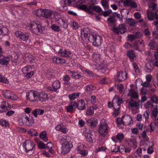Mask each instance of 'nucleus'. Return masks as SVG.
Returning a JSON list of instances; mask_svg holds the SVG:
<instances>
[{
  "mask_svg": "<svg viewBox=\"0 0 158 158\" xmlns=\"http://www.w3.org/2000/svg\"><path fill=\"white\" fill-rule=\"evenodd\" d=\"M86 123L88 126L94 127L98 124V120L97 118L92 117L87 120Z\"/></svg>",
  "mask_w": 158,
  "mask_h": 158,
  "instance_id": "nucleus-14",
  "label": "nucleus"
},
{
  "mask_svg": "<svg viewBox=\"0 0 158 158\" xmlns=\"http://www.w3.org/2000/svg\"><path fill=\"white\" fill-rule=\"evenodd\" d=\"M40 137L45 142H47L48 140V139L47 137V134L46 132L43 131L41 132L40 134Z\"/></svg>",
  "mask_w": 158,
  "mask_h": 158,
  "instance_id": "nucleus-33",
  "label": "nucleus"
},
{
  "mask_svg": "<svg viewBox=\"0 0 158 158\" xmlns=\"http://www.w3.org/2000/svg\"><path fill=\"white\" fill-rule=\"evenodd\" d=\"M150 100L152 102L157 104L158 103V97L156 95H153L151 97Z\"/></svg>",
  "mask_w": 158,
  "mask_h": 158,
  "instance_id": "nucleus-44",
  "label": "nucleus"
},
{
  "mask_svg": "<svg viewBox=\"0 0 158 158\" xmlns=\"http://www.w3.org/2000/svg\"><path fill=\"white\" fill-rule=\"evenodd\" d=\"M111 10L110 9L107 10L103 12L102 15L104 17H106L108 16L110 13H111Z\"/></svg>",
  "mask_w": 158,
  "mask_h": 158,
  "instance_id": "nucleus-55",
  "label": "nucleus"
},
{
  "mask_svg": "<svg viewBox=\"0 0 158 158\" xmlns=\"http://www.w3.org/2000/svg\"><path fill=\"white\" fill-rule=\"evenodd\" d=\"M107 21L109 25H114L116 22V20L114 16H111L107 19Z\"/></svg>",
  "mask_w": 158,
  "mask_h": 158,
  "instance_id": "nucleus-27",
  "label": "nucleus"
},
{
  "mask_svg": "<svg viewBox=\"0 0 158 158\" xmlns=\"http://www.w3.org/2000/svg\"><path fill=\"white\" fill-rule=\"evenodd\" d=\"M129 95L132 98H138V94L135 91H134L133 90H129Z\"/></svg>",
  "mask_w": 158,
  "mask_h": 158,
  "instance_id": "nucleus-32",
  "label": "nucleus"
},
{
  "mask_svg": "<svg viewBox=\"0 0 158 158\" xmlns=\"http://www.w3.org/2000/svg\"><path fill=\"white\" fill-rule=\"evenodd\" d=\"M56 130H60L63 133H66L67 131L64 128H61L60 126H57L56 127Z\"/></svg>",
  "mask_w": 158,
  "mask_h": 158,
  "instance_id": "nucleus-59",
  "label": "nucleus"
},
{
  "mask_svg": "<svg viewBox=\"0 0 158 158\" xmlns=\"http://www.w3.org/2000/svg\"><path fill=\"white\" fill-rule=\"evenodd\" d=\"M124 138V135L122 133L118 134L116 135V138L118 140H121Z\"/></svg>",
  "mask_w": 158,
  "mask_h": 158,
  "instance_id": "nucleus-56",
  "label": "nucleus"
},
{
  "mask_svg": "<svg viewBox=\"0 0 158 158\" xmlns=\"http://www.w3.org/2000/svg\"><path fill=\"white\" fill-rule=\"evenodd\" d=\"M127 22L130 27H135L136 26V23H137V21L136 22L132 18H129L127 19Z\"/></svg>",
  "mask_w": 158,
  "mask_h": 158,
  "instance_id": "nucleus-29",
  "label": "nucleus"
},
{
  "mask_svg": "<svg viewBox=\"0 0 158 158\" xmlns=\"http://www.w3.org/2000/svg\"><path fill=\"white\" fill-rule=\"evenodd\" d=\"M156 125L155 123L154 122L151 123L149 125V127L150 129V132H151L152 131H154V128L155 127Z\"/></svg>",
  "mask_w": 158,
  "mask_h": 158,
  "instance_id": "nucleus-50",
  "label": "nucleus"
},
{
  "mask_svg": "<svg viewBox=\"0 0 158 158\" xmlns=\"http://www.w3.org/2000/svg\"><path fill=\"white\" fill-rule=\"evenodd\" d=\"M38 147L40 149H46V145L42 142L38 143Z\"/></svg>",
  "mask_w": 158,
  "mask_h": 158,
  "instance_id": "nucleus-51",
  "label": "nucleus"
},
{
  "mask_svg": "<svg viewBox=\"0 0 158 158\" xmlns=\"http://www.w3.org/2000/svg\"><path fill=\"white\" fill-rule=\"evenodd\" d=\"M0 82H2L5 84H8L9 83L8 80L1 75H0Z\"/></svg>",
  "mask_w": 158,
  "mask_h": 158,
  "instance_id": "nucleus-42",
  "label": "nucleus"
},
{
  "mask_svg": "<svg viewBox=\"0 0 158 158\" xmlns=\"http://www.w3.org/2000/svg\"><path fill=\"white\" fill-rule=\"evenodd\" d=\"M46 76L49 80L53 79L54 78V73L52 71L48 72L46 74Z\"/></svg>",
  "mask_w": 158,
  "mask_h": 158,
  "instance_id": "nucleus-38",
  "label": "nucleus"
},
{
  "mask_svg": "<svg viewBox=\"0 0 158 158\" xmlns=\"http://www.w3.org/2000/svg\"><path fill=\"white\" fill-rule=\"evenodd\" d=\"M127 73L125 71L118 72L115 75V77L118 82L125 81L127 78Z\"/></svg>",
  "mask_w": 158,
  "mask_h": 158,
  "instance_id": "nucleus-9",
  "label": "nucleus"
},
{
  "mask_svg": "<svg viewBox=\"0 0 158 158\" xmlns=\"http://www.w3.org/2000/svg\"><path fill=\"white\" fill-rule=\"evenodd\" d=\"M93 58L95 60H99L100 59V56L98 54H94Z\"/></svg>",
  "mask_w": 158,
  "mask_h": 158,
  "instance_id": "nucleus-57",
  "label": "nucleus"
},
{
  "mask_svg": "<svg viewBox=\"0 0 158 158\" xmlns=\"http://www.w3.org/2000/svg\"><path fill=\"white\" fill-rule=\"evenodd\" d=\"M2 94L4 97L6 98L9 99L10 96L11 95V92L10 90H6L2 92Z\"/></svg>",
  "mask_w": 158,
  "mask_h": 158,
  "instance_id": "nucleus-36",
  "label": "nucleus"
},
{
  "mask_svg": "<svg viewBox=\"0 0 158 158\" xmlns=\"http://www.w3.org/2000/svg\"><path fill=\"white\" fill-rule=\"evenodd\" d=\"M52 59L53 62L55 63L63 64L65 62L64 59L58 57H53Z\"/></svg>",
  "mask_w": 158,
  "mask_h": 158,
  "instance_id": "nucleus-25",
  "label": "nucleus"
},
{
  "mask_svg": "<svg viewBox=\"0 0 158 158\" xmlns=\"http://www.w3.org/2000/svg\"><path fill=\"white\" fill-rule=\"evenodd\" d=\"M69 74H71V76L72 77L77 79H80L82 78V76L81 75L75 72V71H70Z\"/></svg>",
  "mask_w": 158,
  "mask_h": 158,
  "instance_id": "nucleus-30",
  "label": "nucleus"
},
{
  "mask_svg": "<svg viewBox=\"0 0 158 158\" xmlns=\"http://www.w3.org/2000/svg\"><path fill=\"white\" fill-rule=\"evenodd\" d=\"M19 55L17 54L16 55L13 57L11 58V61L15 65H17L19 63Z\"/></svg>",
  "mask_w": 158,
  "mask_h": 158,
  "instance_id": "nucleus-31",
  "label": "nucleus"
},
{
  "mask_svg": "<svg viewBox=\"0 0 158 158\" xmlns=\"http://www.w3.org/2000/svg\"><path fill=\"white\" fill-rule=\"evenodd\" d=\"M85 90L88 92L94 90V87L92 85H88L86 86Z\"/></svg>",
  "mask_w": 158,
  "mask_h": 158,
  "instance_id": "nucleus-52",
  "label": "nucleus"
},
{
  "mask_svg": "<svg viewBox=\"0 0 158 158\" xmlns=\"http://www.w3.org/2000/svg\"><path fill=\"white\" fill-rule=\"evenodd\" d=\"M80 95V93L78 92L74 93L69 95V98L71 100H73L76 99L77 97Z\"/></svg>",
  "mask_w": 158,
  "mask_h": 158,
  "instance_id": "nucleus-35",
  "label": "nucleus"
},
{
  "mask_svg": "<svg viewBox=\"0 0 158 158\" xmlns=\"http://www.w3.org/2000/svg\"><path fill=\"white\" fill-rule=\"evenodd\" d=\"M58 23L60 26L64 28H67L68 24L67 21L63 19L60 18L58 20Z\"/></svg>",
  "mask_w": 158,
  "mask_h": 158,
  "instance_id": "nucleus-20",
  "label": "nucleus"
},
{
  "mask_svg": "<svg viewBox=\"0 0 158 158\" xmlns=\"http://www.w3.org/2000/svg\"><path fill=\"white\" fill-rule=\"evenodd\" d=\"M51 28L55 31L59 32L60 31L59 27L55 24H53L51 26Z\"/></svg>",
  "mask_w": 158,
  "mask_h": 158,
  "instance_id": "nucleus-48",
  "label": "nucleus"
},
{
  "mask_svg": "<svg viewBox=\"0 0 158 158\" xmlns=\"http://www.w3.org/2000/svg\"><path fill=\"white\" fill-rule=\"evenodd\" d=\"M10 58L7 57L2 56L0 60V64L2 65H7L10 61Z\"/></svg>",
  "mask_w": 158,
  "mask_h": 158,
  "instance_id": "nucleus-23",
  "label": "nucleus"
},
{
  "mask_svg": "<svg viewBox=\"0 0 158 158\" xmlns=\"http://www.w3.org/2000/svg\"><path fill=\"white\" fill-rule=\"evenodd\" d=\"M124 6H130L131 8H136L137 5L135 2L133 0H126L124 2Z\"/></svg>",
  "mask_w": 158,
  "mask_h": 158,
  "instance_id": "nucleus-17",
  "label": "nucleus"
},
{
  "mask_svg": "<svg viewBox=\"0 0 158 158\" xmlns=\"http://www.w3.org/2000/svg\"><path fill=\"white\" fill-rule=\"evenodd\" d=\"M122 118L124 119L123 122V125H128L132 124L133 123L131 117L128 114L123 116Z\"/></svg>",
  "mask_w": 158,
  "mask_h": 158,
  "instance_id": "nucleus-12",
  "label": "nucleus"
},
{
  "mask_svg": "<svg viewBox=\"0 0 158 158\" xmlns=\"http://www.w3.org/2000/svg\"><path fill=\"white\" fill-rule=\"evenodd\" d=\"M38 92L36 91H31L26 93V98L27 100H30L31 102H36L37 99Z\"/></svg>",
  "mask_w": 158,
  "mask_h": 158,
  "instance_id": "nucleus-7",
  "label": "nucleus"
},
{
  "mask_svg": "<svg viewBox=\"0 0 158 158\" xmlns=\"http://www.w3.org/2000/svg\"><path fill=\"white\" fill-rule=\"evenodd\" d=\"M25 117V115L23 116L19 120V123L21 125H27V123H26V121H25V120H26Z\"/></svg>",
  "mask_w": 158,
  "mask_h": 158,
  "instance_id": "nucleus-43",
  "label": "nucleus"
},
{
  "mask_svg": "<svg viewBox=\"0 0 158 158\" xmlns=\"http://www.w3.org/2000/svg\"><path fill=\"white\" fill-rule=\"evenodd\" d=\"M156 7V5L154 3H152L150 7L152 9V11H147V16L149 20L152 21L154 19H158V10H155Z\"/></svg>",
  "mask_w": 158,
  "mask_h": 158,
  "instance_id": "nucleus-3",
  "label": "nucleus"
},
{
  "mask_svg": "<svg viewBox=\"0 0 158 158\" xmlns=\"http://www.w3.org/2000/svg\"><path fill=\"white\" fill-rule=\"evenodd\" d=\"M154 66L153 63L152 62H148L146 64L145 68L146 72L148 73H151L153 69Z\"/></svg>",
  "mask_w": 158,
  "mask_h": 158,
  "instance_id": "nucleus-21",
  "label": "nucleus"
},
{
  "mask_svg": "<svg viewBox=\"0 0 158 158\" xmlns=\"http://www.w3.org/2000/svg\"><path fill=\"white\" fill-rule=\"evenodd\" d=\"M150 111L149 110H146L144 113L143 117L145 118L146 119H148L149 118Z\"/></svg>",
  "mask_w": 158,
  "mask_h": 158,
  "instance_id": "nucleus-53",
  "label": "nucleus"
},
{
  "mask_svg": "<svg viewBox=\"0 0 158 158\" xmlns=\"http://www.w3.org/2000/svg\"><path fill=\"white\" fill-rule=\"evenodd\" d=\"M76 107L78 110H83L85 108V102L82 99L79 100L78 104L76 102Z\"/></svg>",
  "mask_w": 158,
  "mask_h": 158,
  "instance_id": "nucleus-19",
  "label": "nucleus"
},
{
  "mask_svg": "<svg viewBox=\"0 0 158 158\" xmlns=\"http://www.w3.org/2000/svg\"><path fill=\"white\" fill-rule=\"evenodd\" d=\"M78 8L84 10L85 12L89 14H91L93 10H95L97 12H99L102 10L101 7L98 6H93L89 5L87 7L85 5H80L78 7Z\"/></svg>",
  "mask_w": 158,
  "mask_h": 158,
  "instance_id": "nucleus-2",
  "label": "nucleus"
},
{
  "mask_svg": "<svg viewBox=\"0 0 158 158\" xmlns=\"http://www.w3.org/2000/svg\"><path fill=\"white\" fill-rule=\"evenodd\" d=\"M27 58L28 59L29 62L31 64L34 63L35 62L36 59H35L34 56H32L31 55H29L27 57Z\"/></svg>",
  "mask_w": 158,
  "mask_h": 158,
  "instance_id": "nucleus-47",
  "label": "nucleus"
},
{
  "mask_svg": "<svg viewBox=\"0 0 158 158\" xmlns=\"http://www.w3.org/2000/svg\"><path fill=\"white\" fill-rule=\"evenodd\" d=\"M141 85H142L143 87H148L149 86L150 84L148 81H145L144 82H142Z\"/></svg>",
  "mask_w": 158,
  "mask_h": 158,
  "instance_id": "nucleus-61",
  "label": "nucleus"
},
{
  "mask_svg": "<svg viewBox=\"0 0 158 158\" xmlns=\"http://www.w3.org/2000/svg\"><path fill=\"white\" fill-rule=\"evenodd\" d=\"M119 149L118 147L115 144L112 145L111 147V150L112 152H117Z\"/></svg>",
  "mask_w": 158,
  "mask_h": 158,
  "instance_id": "nucleus-46",
  "label": "nucleus"
},
{
  "mask_svg": "<svg viewBox=\"0 0 158 158\" xmlns=\"http://www.w3.org/2000/svg\"><path fill=\"white\" fill-rule=\"evenodd\" d=\"M86 139L87 141L90 143H93L94 140H95V138L93 135L90 133H87L85 134Z\"/></svg>",
  "mask_w": 158,
  "mask_h": 158,
  "instance_id": "nucleus-26",
  "label": "nucleus"
},
{
  "mask_svg": "<svg viewBox=\"0 0 158 158\" xmlns=\"http://www.w3.org/2000/svg\"><path fill=\"white\" fill-rule=\"evenodd\" d=\"M30 28L34 33H36L37 31L39 33H41L42 31L44 30V28L42 27L41 25L36 23L31 24Z\"/></svg>",
  "mask_w": 158,
  "mask_h": 158,
  "instance_id": "nucleus-8",
  "label": "nucleus"
},
{
  "mask_svg": "<svg viewBox=\"0 0 158 158\" xmlns=\"http://www.w3.org/2000/svg\"><path fill=\"white\" fill-rule=\"evenodd\" d=\"M86 113L88 115H91L94 113V111L91 109V108L90 107L88 109Z\"/></svg>",
  "mask_w": 158,
  "mask_h": 158,
  "instance_id": "nucleus-62",
  "label": "nucleus"
},
{
  "mask_svg": "<svg viewBox=\"0 0 158 158\" xmlns=\"http://www.w3.org/2000/svg\"><path fill=\"white\" fill-rule=\"evenodd\" d=\"M88 40L92 42L93 44L95 46H100L102 41V39L100 36L93 34L89 35Z\"/></svg>",
  "mask_w": 158,
  "mask_h": 158,
  "instance_id": "nucleus-4",
  "label": "nucleus"
},
{
  "mask_svg": "<svg viewBox=\"0 0 158 158\" xmlns=\"http://www.w3.org/2000/svg\"><path fill=\"white\" fill-rule=\"evenodd\" d=\"M127 56L131 59H133L134 58V57H135V56L134 54V52L132 50H131L129 51L128 52V53L127 54Z\"/></svg>",
  "mask_w": 158,
  "mask_h": 158,
  "instance_id": "nucleus-45",
  "label": "nucleus"
},
{
  "mask_svg": "<svg viewBox=\"0 0 158 158\" xmlns=\"http://www.w3.org/2000/svg\"><path fill=\"white\" fill-rule=\"evenodd\" d=\"M33 67V65H29L24 67L22 69L23 73L24 74H25V73H27L31 71L32 67Z\"/></svg>",
  "mask_w": 158,
  "mask_h": 158,
  "instance_id": "nucleus-34",
  "label": "nucleus"
},
{
  "mask_svg": "<svg viewBox=\"0 0 158 158\" xmlns=\"http://www.w3.org/2000/svg\"><path fill=\"white\" fill-rule=\"evenodd\" d=\"M123 100L122 98H120L119 97L117 96H115L113 98L112 103L113 104H114L115 105L117 104L118 106V109H120V108L121 104L123 103Z\"/></svg>",
  "mask_w": 158,
  "mask_h": 158,
  "instance_id": "nucleus-16",
  "label": "nucleus"
},
{
  "mask_svg": "<svg viewBox=\"0 0 158 158\" xmlns=\"http://www.w3.org/2000/svg\"><path fill=\"white\" fill-rule=\"evenodd\" d=\"M26 123H27V125H29L32 124L34 123V120L33 119L32 117H28L26 116Z\"/></svg>",
  "mask_w": 158,
  "mask_h": 158,
  "instance_id": "nucleus-37",
  "label": "nucleus"
},
{
  "mask_svg": "<svg viewBox=\"0 0 158 158\" xmlns=\"http://www.w3.org/2000/svg\"><path fill=\"white\" fill-rule=\"evenodd\" d=\"M44 113V110L40 109H34L32 112V114L35 117H37L38 114L41 115L43 114Z\"/></svg>",
  "mask_w": 158,
  "mask_h": 158,
  "instance_id": "nucleus-24",
  "label": "nucleus"
},
{
  "mask_svg": "<svg viewBox=\"0 0 158 158\" xmlns=\"http://www.w3.org/2000/svg\"><path fill=\"white\" fill-rule=\"evenodd\" d=\"M107 126L105 122L102 123L99 127V132L101 135H105L107 132Z\"/></svg>",
  "mask_w": 158,
  "mask_h": 158,
  "instance_id": "nucleus-11",
  "label": "nucleus"
},
{
  "mask_svg": "<svg viewBox=\"0 0 158 158\" xmlns=\"http://www.w3.org/2000/svg\"><path fill=\"white\" fill-rule=\"evenodd\" d=\"M34 73L33 71H31L25 73V77L27 78H30L33 75Z\"/></svg>",
  "mask_w": 158,
  "mask_h": 158,
  "instance_id": "nucleus-49",
  "label": "nucleus"
},
{
  "mask_svg": "<svg viewBox=\"0 0 158 158\" xmlns=\"http://www.w3.org/2000/svg\"><path fill=\"white\" fill-rule=\"evenodd\" d=\"M128 103L131 107H138L139 106V104L131 99V101L129 102Z\"/></svg>",
  "mask_w": 158,
  "mask_h": 158,
  "instance_id": "nucleus-40",
  "label": "nucleus"
},
{
  "mask_svg": "<svg viewBox=\"0 0 158 158\" xmlns=\"http://www.w3.org/2000/svg\"><path fill=\"white\" fill-rule=\"evenodd\" d=\"M60 82L59 81L56 80L52 84V88L48 87V89L51 91L56 92L57 89H58L60 87Z\"/></svg>",
  "mask_w": 158,
  "mask_h": 158,
  "instance_id": "nucleus-15",
  "label": "nucleus"
},
{
  "mask_svg": "<svg viewBox=\"0 0 158 158\" xmlns=\"http://www.w3.org/2000/svg\"><path fill=\"white\" fill-rule=\"evenodd\" d=\"M53 146V145L52 143L51 142L48 143L47 144V146H46V148H47L49 150V152L52 153L53 152V150L52 149V148Z\"/></svg>",
  "mask_w": 158,
  "mask_h": 158,
  "instance_id": "nucleus-41",
  "label": "nucleus"
},
{
  "mask_svg": "<svg viewBox=\"0 0 158 158\" xmlns=\"http://www.w3.org/2000/svg\"><path fill=\"white\" fill-rule=\"evenodd\" d=\"M38 13H40V14L37 15L38 16L40 15L43 17L49 19L51 18V16L53 14V13L52 12L51 10H41L39 11Z\"/></svg>",
  "mask_w": 158,
  "mask_h": 158,
  "instance_id": "nucleus-10",
  "label": "nucleus"
},
{
  "mask_svg": "<svg viewBox=\"0 0 158 158\" xmlns=\"http://www.w3.org/2000/svg\"><path fill=\"white\" fill-rule=\"evenodd\" d=\"M0 124L2 126H6L8 124V123L5 121L1 120Z\"/></svg>",
  "mask_w": 158,
  "mask_h": 158,
  "instance_id": "nucleus-64",
  "label": "nucleus"
},
{
  "mask_svg": "<svg viewBox=\"0 0 158 158\" xmlns=\"http://www.w3.org/2000/svg\"><path fill=\"white\" fill-rule=\"evenodd\" d=\"M88 35L87 33H84L83 32H81V37L82 39L83 38H87L88 39L89 36L88 37Z\"/></svg>",
  "mask_w": 158,
  "mask_h": 158,
  "instance_id": "nucleus-63",
  "label": "nucleus"
},
{
  "mask_svg": "<svg viewBox=\"0 0 158 158\" xmlns=\"http://www.w3.org/2000/svg\"><path fill=\"white\" fill-rule=\"evenodd\" d=\"M118 27L119 32L121 34H123L126 31L127 29L125 24H120Z\"/></svg>",
  "mask_w": 158,
  "mask_h": 158,
  "instance_id": "nucleus-28",
  "label": "nucleus"
},
{
  "mask_svg": "<svg viewBox=\"0 0 158 158\" xmlns=\"http://www.w3.org/2000/svg\"><path fill=\"white\" fill-rule=\"evenodd\" d=\"M61 143L62 145L61 153L62 155L66 154L69 152L71 148L72 147V145L70 143V141L66 139H62L61 140Z\"/></svg>",
  "mask_w": 158,
  "mask_h": 158,
  "instance_id": "nucleus-1",
  "label": "nucleus"
},
{
  "mask_svg": "<svg viewBox=\"0 0 158 158\" xmlns=\"http://www.w3.org/2000/svg\"><path fill=\"white\" fill-rule=\"evenodd\" d=\"M37 98L42 102L45 101L48 99V95L44 92H40L37 94Z\"/></svg>",
  "mask_w": 158,
  "mask_h": 158,
  "instance_id": "nucleus-18",
  "label": "nucleus"
},
{
  "mask_svg": "<svg viewBox=\"0 0 158 158\" xmlns=\"http://www.w3.org/2000/svg\"><path fill=\"white\" fill-rule=\"evenodd\" d=\"M23 146L25 148L26 152L32 151L34 148V143L31 140H26L23 143Z\"/></svg>",
  "mask_w": 158,
  "mask_h": 158,
  "instance_id": "nucleus-6",
  "label": "nucleus"
},
{
  "mask_svg": "<svg viewBox=\"0 0 158 158\" xmlns=\"http://www.w3.org/2000/svg\"><path fill=\"white\" fill-rule=\"evenodd\" d=\"M70 78L69 76L67 75H65L63 77V79L64 81V84L66 85H68L69 84V80Z\"/></svg>",
  "mask_w": 158,
  "mask_h": 158,
  "instance_id": "nucleus-39",
  "label": "nucleus"
},
{
  "mask_svg": "<svg viewBox=\"0 0 158 158\" xmlns=\"http://www.w3.org/2000/svg\"><path fill=\"white\" fill-rule=\"evenodd\" d=\"M133 64L135 72L137 73H139L140 72L139 69L137 64L135 63H134Z\"/></svg>",
  "mask_w": 158,
  "mask_h": 158,
  "instance_id": "nucleus-54",
  "label": "nucleus"
},
{
  "mask_svg": "<svg viewBox=\"0 0 158 158\" xmlns=\"http://www.w3.org/2000/svg\"><path fill=\"white\" fill-rule=\"evenodd\" d=\"M57 52L61 56L65 57H69L71 54V52L69 50L61 48H60Z\"/></svg>",
  "mask_w": 158,
  "mask_h": 158,
  "instance_id": "nucleus-13",
  "label": "nucleus"
},
{
  "mask_svg": "<svg viewBox=\"0 0 158 158\" xmlns=\"http://www.w3.org/2000/svg\"><path fill=\"white\" fill-rule=\"evenodd\" d=\"M76 102L73 101L70 102L67 108V112H71L73 111V110L76 108Z\"/></svg>",
  "mask_w": 158,
  "mask_h": 158,
  "instance_id": "nucleus-22",
  "label": "nucleus"
},
{
  "mask_svg": "<svg viewBox=\"0 0 158 158\" xmlns=\"http://www.w3.org/2000/svg\"><path fill=\"white\" fill-rule=\"evenodd\" d=\"M80 153L82 156H86L88 154V152L86 150H81L79 152Z\"/></svg>",
  "mask_w": 158,
  "mask_h": 158,
  "instance_id": "nucleus-58",
  "label": "nucleus"
},
{
  "mask_svg": "<svg viewBox=\"0 0 158 158\" xmlns=\"http://www.w3.org/2000/svg\"><path fill=\"white\" fill-rule=\"evenodd\" d=\"M15 34L17 38L24 41H26L28 40L31 35L29 33L21 31H16Z\"/></svg>",
  "mask_w": 158,
  "mask_h": 158,
  "instance_id": "nucleus-5",
  "label": "nucleus"
},
{
  "mask_svg": "<svg viewBox=\"0 0 158 158\" xmlns=\"http://www.w3.org/2000/svg\"><path fill=\"white\" fill-rule=\"evenodd\" d=\"M123 118H118L116 119V122L117 124H123Z\"/></svg>",
  "mask_w": 158,
  "mask_h": 158,
  "instance_id": "nucleus-60",
  "label": "nucleus"
}]
</instances>
